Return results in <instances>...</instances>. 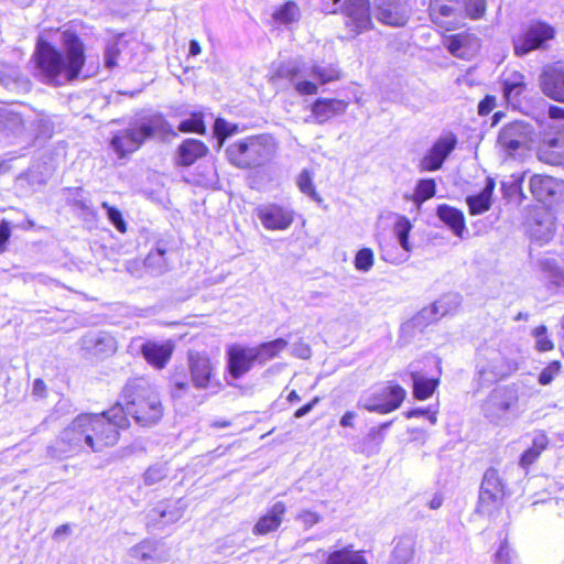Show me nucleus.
Returning a JSON list of instances; mask_svg holds the SVG:
<instances>
[{
  "instance_id": "1",
  "label": "nucleus",
  "mask_w": 564,
  "mask_h": 564,
  "mask_svg": "<svg viewBox=\"0 0 564 564\" xmlns=\"http://www.w3.org/2000/svg\"><path fill=\"white\" fill-rule=\"evenodd\" d=\"M62 39L64 51L40 34L31 57L36 75L55 86L78 79L86 64V45L82 37L76 32L66 30Z\"/></svg>"
},
{
  "instance_id": "2",
  "label": "nucleus",
  "mask_w": 564,
  "mask_h": 564,
  "mask_svg": "<svg viewBox=\"0 0 564 564\" xmlns=\"http://www.w3.org/2000/svg\"><path fill=\"white\" fill-rule=\"evenodd\" d=\"M187 368L189 379L183 370H175L170 376L171 394L181 398L189 391L191 386L197 390L217 392L223 389L217 362L204 351H188Z\"/></svg>"
},
{
  "instance_id": "3",
  "label": "nucleus",
  "mask_w": 564,
  "mask_h": 564,
  "mask_svg": "<svg viewBox=\"0 0 564 564\" xmlns=\"http://www.w3.org/2000/svg\"><path fill=\"white\" fill-rule=\"evenodd\" d=\"M278 143L270 133H256L231 141L226 150L228 162L241 170L259 169L276 153Z\"/></svg>"
},
{
  "instance_id": "4",
  "label": "nucleus",
  "mask_w": 564,
  "mask_h": 564,
  "mask_svg": "<svg viewBox=\"0 0 564 564\" xmlns=\"http://www.w3.org/2000/svg\"><path fill=\"white\" fill-rule=\"evenodd\" d=\"M120 398L130 415L142 426L155 424L163 415V405L158 392L142 378L128 380Z\"/></svg>"
},
{
  "instance_id": "5",
  "label": "nucleus",
  "mask_w": 564,
  "mask_h": 564,
  "mask_svg": "<svg viewBox=\"0 0 564 564\" xmlns=\"http://www.w3.org/2000/svg\"><path fill=\"white\" fill-rule=\"evenodd\" d=\"M176 135L171 124L162 115L149 118L140 126L118 131L110 144L119 159H124L137 152L148 139L155 135Z\"/></svg>"
},
{
  "instance_id": "6",
  "label": "nucleus",
  "mask_w": 564,
  "mask_h": 564,
  "mask_svg": "<svg viewBox=\"0 0 564 564\" xmlns=\"http://www.w3.org/2000/svg\"><path fill=\"white\" fill-rule=\"evenodd\" d=\"M555 36L556 29L552 24L543 20H532L513 37L514 55L522 57L532 51L545 48L547 42Z\"/></svg>"
},
{
  "instance_id": "7",
  "label": "nucleus",
  "mask_w": 564,
  "mask_h": 564,
  "mask_svg": "<svg viewBox=\"0 0 564 564\" xmlns=\"http://www.w3.org/2000/svg\"><path fill=\"white\" fill-rule=\"evenodd\" d=\"M503 487L497 469H487L479 488L475 513L488 518L494 517L502 506Z\"/></svg>"
},
{
  "instance_id": "8",
  "label": "nucleus",
  "mask_w": 564,
  "mask_h": 564,
  "mask_svg": "<svg viewBox=\"0 0 564 564\" xmlns=\"http://www.w3.org/2000/svg\"><path fill=\"white\" fill-rule=\"evenodd\" d=\"M84 429H86V445L95 453L115 446L119 441V434L98 413H82Z\"/></svg>"
},
{
  "instance_id": "9",
  "label": "nucleus",
  "mask_w": 564,
  "mask_h": 564,
  "mask_svg": "<svg viewBox=\"0 0 564 564\" xmlns=\"http://www.w3.org/2000/svg\"><path fill=\"white\" fill-rule=\"evenodd\" d=\"M406 397L405 389L395 381H387L373 391L364 409L370 413L388 414L398 410Z\"/></svg>"
},
{
  "instance_id": "10",
  "label": "nucleus",
  "mask_w": 564,
  "mask_h": 564,
  "mask_svg": "<svg viewBox=\"0 0 564 564\" xmlns=\"http://www.w3.org/2000/svg\"><path fill=\"white\" fill-rule=\"evenodd\" d=\"M340 10L346 19V29L354 35L373 29L370 0H345Z\"/></svg>"
},
{
  "instance_id": "11",
  "label": "nucleus",
  "mask_w": 564,
  "mask_h": 564,
  "mask_svg": "<svg viewBox=\"0 0 564 564\" xmlns=\"http://www.w3.org/2000/svg\"><path fill=\"white\" fill-rule=\"evenodd\" d=\"M457 143V135L453 132H447L438 137L420 159L417 164L419 171L424 173L441 170L448 155L455 150Z\"/></svg>"
},
{
  "instance_id": "12",
  "label": "nucleus",
  "mask_w": 564,
  "mask_h": 564,
  "mask_svg": "<svg viewBox=\"0 0 564 564\" xmlns=\"http://www.w3.org/2000/svg\"><path fill=\"white\" fill-rule=\"evenodd\" d=\"M256 215L261 225L271 231H283L289 229L295 219L293 209L276 203L259 205Z\"/></svg>"
},
{
  "instance_id": "13",
  "label": "nucleus",
  "mask_w": 564,
  "mask_h": 564,
  "mask_svg": "<svg viewBox=\"0 0 564 564\" xmlns=\"http://www.w3.org/2000/svg\"><path fill=\"white\" fill-rule=\"evenodd\" d=\"M462 0H429L427 15L437 28L448 32L457 28Z\"/></svg>"
},
{
  "instance_id": "14",
  "label": "nucleus",
  "mask_w": 564,
  "mask_h": 564,
  "mask_svg": "<svg viewBox=\"0 0 564 564\" xmlns=\"http://www.w3.org/2000/svg\"><path fill=\"white\" fill-rule=\"evenodd\" d=\"M227 372L232 379H240L258 365L253 346L232 344L227 347Z\"/></svg>"
},
{
  "instance_id": "15",
  "label": "nucleus",
  "mask_w": 564,
  "mask_h": 564,
  "mask_svg": "<svg viewBox=\"0 0 564 564\" xmlns=\"http://www.w3.org/2000/svg\"><path fill=\"white\" fill-rule=\"evenodd\" d=\"M408 0H376L375 12L377 20L389 26H404L410 19Z\"/></svg>"
},
{
  "instance_id": "16",
  "label": "nucleus",
  "mask_w": 564,
  "mask_h": 564,
  "mask_svg": "<svg viewBox=\"0 0 564 564\" xmlns=\"http://www.w3.org/2000/svg\"><path fill=\"white\" fill-rule=\"evenodd\" d=\"M86 429L79 414L61 432L55 446L61 453L78 455L86 445Z\"/></svg>"
},
{
  "instance_id": "17",
  "label": "nucleus",
  "mask_w": 564,
  "mask_h": 564,
  "mask_svg": "<svg viewBox=\"0 0 564 564\" xmlns=\"http://www.w3.org/2000/svg\"><path fill=\"white\" fill-rule=\"evenodd\" d=\"M540 88L549 98L564 102V62H554L543 68Z\"/></svg>"
},
{
  "instance_id": "18",
  "label": "nucleus",
  "mask_w": 564,
  "mask_h": 564,
  "mask_svg": "<svg viewBox=\"0 0 564 564\" xmlns=\"http://www.w3.org/2000/svg\"><path fill=\"white\" fill-rule=\"evenodd\" d=\"M209 153L208 145L199 139L186 138L176 148L173 163L177 167H189Z\"/></svg>"
},
{
  "instance_id": "19",
  "label": "nucleus",
  "mask_w": 564,
  "mask_h": 564,
  "mask_svg": "<svg viewBox=\"0 0 564 564\" xmlns=\"http://www.w3.org/2000/svg\"><path fill=\"white\" fill-rule=\"evenodd\" d=\"M174 344L171 340L162 343L147 340L140 347V352L149 366L156 370L164 369L172 359Z\"/></svg>"
},
{
  "instance_id": "20",
  "label": "nucleus",
  "mask_w": 564,
  "mask_h": 564,
  "mask_svg": "<svg viewBox=\"0 0 564 564\" xmlns=\"http://www.w3.org/2000/svg\"><path fill=\"white\" fill-rule=\"evenodd\" d=\"M529 140L528 124L521 121H513L505 124L499 134L498 143L501 149L512 155Z\"/></svg>"
},
{
  "instance_id": "21",
  "label": "nucleus",
  "mask_w": 564,
  "mask_h": 564,
  "mask_svg": "<svg viewBox=\"0 0 564 564\" xmlns=\"http://www.w3.org/2000/svg\"><path fill=\"white\" fill-rule=\"evenodd\" d=\"M348 108V101L338 98H317L311 105V113L314 121L324 124L337 116L344 115Z\"/></svg>"
},
{
  "instance_id": "22",
  "label": "nucleus",
  "mask_w": 564,
  "mask_h": 564,
  "mask_svg": "<svg viewBox=\"0 0 564 564\" xmlns=\"http://www.w3.org/2000/svg\"><path fill=\"white\" fill-rule=\"evenodd\" d=\"M443 43L453 56L464 59L469 58L479 46L478 37L469 31L447 35Z\"/></svg>"
},
{
  "instance_id": "23",
  "label": "nucleus",
  "mask_w": 564,
  "mask_h": 564,
  "mask_svg": "<svg viewBox=\"0 0 564 564\" xmlns=\"http://www.w3.org/2000/svg\"><path fill=\"white\" fill-rule=\"evenodd\" d=\"M285 511L286 507L283 502H275L268 512L257 521L253 525L252 533L256 535H264L278 530L282 523V517Z\"/></svg>"
},
{
  "instance_id": "24",
  "label": "nucleus",
  "mask_w": 564,
  "mask_h": 564,
  "mask_svg": "<svg viewBox=\"0 0 564 564\" xmlns=\"http://www.w3.org/2000/svg\"><path fill=\"white\" fill-rule=\"evenodd\" d=\"M411 378L413 381V397L419 401L430 399L441 381V367L437 366V373L435 376L425 377L420 371H412Z\"/></svg>"
},
{
  "instance_id": "25",
  "label": "nucleus",
  "mask_w": 564,
  "mask_h": 564,
  "mask_svg": "<svg viewBox=\"0 0 564 564\" xmlns=\"http://www.w3.org/2000/svg\"><path fill=\"white\" fill-rule=\"evenodd\" d=\"M530 192L541 202L553 198L560 191L561 183L549 175L535 174L530 178Z\"/></svg>"
},
{
  "instance_id": "26",
  "label": "nucleus",
  "mask_w": 564,
  "mask_h": 564,
  "mask_svg": "<svg viewBox=\"0 0 564 564\" xmlns=\"http://www.w3.org/2000/svg\"><path fill=\"white\" fill-rule=\"evenodd\" d=\"M436 215L443 221L455 236L462 238L466 231V219L464 213L447 204L438 205L436 208Z\"/></svg>"
},
{
  "instance_id": "27",
  "label": "nucleus",
  "mask_w": 564,
  "mask_h": 564,
  "mask_svg": "<svg viewBox=\"0 0 564 564\" xmlns=\"http://www.w3.org/2000/svg\"><path fill=\"white\" fill-rule=\"evenodd\" d=\"M301 15L302 13L300 6L293 0H288L276 6L271 13L273 22L279 26H290L294 23H297L301 19Z\"/></svg>"
},
{
  "instance_id": "28",
  "label": "nucleus",
  "mask_w": 564,
  "mask_h": 564,
  "mask_svg": "<svg viewBox=\"0 0 564 564\" xmlns=\"http://www.w3.org/2000/svg\"><path fill=\"white\" fill-rule=\"evenodd\" d=\"M495 189V181L489 178L486 186L477 195H470L466 198L468 212L470 215H481L490 209L491 196Z\"/></svg>"
},
{
  "instance_id": "29",
  "label": "nucleus",
  "mask_w": 564,
  "mask_h": 564,
  "mask_svg": "<svg viewBox=\"0 0 564 564\" xmlns=\"http://www.w3.org/2000/svg\"><path fill=\"white\" fill-rule=\"evenodd\" d=\"M98 414L102 415L104 419L115 427L119 435L121 430H126L130 426V413L127 411V406L121 399L111 408Z\"/></svg>"
},
{
  "instance_id": "30",
  "label": "nucleus",
  "mask_w": 564,
  "mask_h": 564,
  "mask_svg": "<svg viewBox=\"0 0 564 564\" xmlns=\"http://www.w3.org/2000/svg\"><path fill=\"white\" fill-rule=\"evenodd\" d=\"M415 541L410 535L400 536L395 540L390 556V564H409L414 555Z\"/></svg>"
},
{
  "instance_id": "31",
  "label": "nucleus",
  "mask_w": 564,
  "mask_h": 564,
  "mask_svg": "<svg viewBox=\"0 0 564 564\" xmlns=\"http://www.w3.org/2000/svg\"><path fill=\"white\" fill-rule=\"evenodd\" d=\"M286 347L288 341L283 338L263 341L257 346H253L258 365H264L268 361L276 358Z\"/></svg>"
},
{
  "instance_id": "32",
  "label": "nucleus",
  "mask_w": 564,
  "mask_h": 564,
  "mask_svg": "<svg viewBox=\"0 0 564 564\" xmlns=\"http://www.w3.org/2000/svg\"><path fill=\"white\" fill-rule=\"evenodd\" d=\"M323 564H368L362 551H355L351 546L330 552Z\"/></svg>"
},
{
  "instance_id": "33",
  "label": "nucleus",
  "mask_w": 564,
  "mask_h": 564,
  "mask_svg": "<svg viewBox=\"0 0 564 564\" xmlns=\"http://www.w3.org/2000/svg\"><path fill=\"white\" fill-rule=\"evenodd\" d=\"M392 424L386 422L378 426L370 429V431L361 440V449L368 455L377 454L379 448L384 442V431Z\"/></svg>"
},
{
  "instance_id": "34",
  "label": "nucleus",
  "mask_w": 564,
  "mask_h": 564,
  "mask_svg": "<svg viewBox=\"0 0 564 564\" xmlns=\"http://www.w3.org/2000/svg\"><path fill=\"white\" fill-rule=\"evenodd\" d=\"M527 89L525 77L520 72H514L511 79L502 80L503 97L507 102L519 100V97L524 94Z\"/></svg>"
},
{
  "instance_id": "35",
  "label": "nucleus",
  "mask_w": 564,
  "mask_h": 564,
  "mask_svg": "<svg viewBox=\"0 0 564 564\" xmlns=\"http://www.w3.org/2000/svg\"><path fill=\"white\" fill-rule=\"evenodd\" d=\"M436 194V183L434 178H421L417 181L414 193L410 200L420 206L424 202L431 199Z\"/></svg>"
},
{
  "instance_id": "36",
  "label": "nucleus",
  "mask_w": 564,
  "mask_h": 564,
  "mask_svg": "<svg viewBox=\"0 0 564 564\" xmlns=\"http://www.w3.org/2000/svg\"><path fill=\"white\" fill-rule=\"evenodd\" d=\"M182 133L206 134L205 116L202 111H194L187 119L180 122L177 127Z\"/></svg>"
},
{
  "instance_id": "37",
  "label": "nucleus",
  "mask_w": 564,
  "mask_h": 564,
  "mask_svg": "<svg viewBox=\"0 0 564 564\" xmlns=\"http://www.w3.org/2000/svg\"><path fill=\"white\" fill-rule=\"evenodd\" d=\"M310 74L317 79L321 85H326L333 82H337L341 78V70L336 65H313Z\"/></svg>"
},
{
  "instance_id": "38",
  "label": "nucleus",
  "mask_w": 564,
  "mask_h": 564,
  "mask_svg": "<svg viewBox=\"0 0 564 564\" xmlns=\"http://www.w3.org/2000/svg\"><path fill=\"white\" fill-rule=\"evenodd\" d=\"M155 550V542L144 540L141 543L132 546L129 550V555L138 562L137 564H148V561L153 557Z\"/></svg>"
},
{
  "instance_id": "39",
  "label": "nucleus",
  "mask_w": 564,
  "mask_h": 564,
  "mask_svg": "<svg viewBox=\"0 0 564 564\" xmlns=\"http://www.w3.org/2000/svg\"><path fill=\"white\" fill-rule=\"evenodd\" d=\"M297 186L303 194H306L316 202H322L321 195L317 193L314 183L313 174L308 170H303L297 176Z\"/></svg>"
},
{
  "instance_id": "40",
  "label": "nucleus",
  "mask_w": 564,
  "mask_h": 564,
  "mask_svg": "<svg viewBox=\"0 0 564 564\" xmlns=\"http://www.w3.org/2000/svg\"><path fill=\"white\" fill-rule=\"evenodd\" d=\"M169 473L166 462L159 460L151 465L144 473V481L148 485L156 484L163 480Z\"/></svg>"
},
{
  "instance_id": "41",
  "label": "nucleus",
  "mask_w": 564,
  "mask_h": 564,
  "mask_svg": "<svg viewBox=\"0 0 564 564\" xmlns=\"http://www.w3.org/2000/svg\"><path fill=\"white\" fill-rule=\"evenodd\" d=\"M213 130L214 135L218 140L219 144H224L226 139L238 131V127L236 124L229 123L224 118H216Z\"/></svg>"
},
{
  "instance_id": "42",
  "label": "nucleus",
  "mask_w": 564,
  "mask_h": 564,
  "mask_svg": "<svg viewBox=\"0 0 564 564\" xmlns=\"http://www.w3.org/2000/svg\"><path fill=\"white\" fill-rule=\"evenodd\" d=\"M101 207L107 212L108 219L116 227V229L121 234H126L128 230V225L123 218L122 213L117 207L110 205L107 202H102Z\"/></svg>"
},
{
  "instance_id": "43",
  "label": "nucleus",
  "mask_w": 564,
  "mask_h": 564,
  "mask_svg": "<svg viewBox=\"0 0 564 564\" xmlns=\"http://www.w3.org/2000/svg\"><path fill=\"white\" fill-rule=\"evenodd\" d=\"M301 74L302 69L299 65L282 64L272 74V80L286 79L289 82H294L301 76Z\"/></svg>"
},
{
  "instance_id": "44",
  "label": "nucleus",
  "mask_w": 564,
  "mask_h": 564,
  "mask_svg": "<svg viewBox=\"0 0 564 564\" xmlns=\"http://www.w3.org/2000/svg\"><path fill=\"white\" fill-rule=\"evenodd\" d=\"M375 262V254L370 248H361L357 251L354 260L356 270L361 272H368Z\"/></svg>"
},
{
  "instance_id": "45",
  "label": "nucleus",
  "mask_w": 564,
  "mask_h": 564,
  "mask_svg": "<svg viewBox=\"0 0 564 564\" xmlns=\"http://www.w3.org/2000/svg\"><path fill=\"white\" fill-rule=\"evenodd\" d=\"M394 228L402 248L405 251H410L409 235L412 229L411 221L406 217L402 216L397 220Z\"/></svg>"
},
{
  "instance_id": "46",
  "label": "nucleus",
  "mask_w": 564,
  "mask_h": 564,
  "mask_svg": "<svg viewBox=\"0 0 564 564\" xmlns=\"http://www.w3.org/2000/svg\"><path fill=\"white\" fill-rule=\"evenodd\" d=\"M549 446V440L545 434H539L532 440L531 446L522 454L521 458H536Z\"/></svg>"
},
{
  "instance_id": "47",
  "label": "nucleus",
  "mask_w": 564,
  "mask_h": 564,
  "mask_svg": "<svg viewBox=\"0 0 564 564\" xmlns=\"http://www.w3.org/2000/svg\"><path fill=\"white\" fill-rule=\"evenodd\" d=\"M562 364L560 360L549 362L540 372L538 381L541 386L550 384L561 372Z\"/></svg>"
},
{
  "instance_id": "48",
  "label": "nucleus",
  "mask_w": 564,
  "mask_h": 564,
  "mask_svg": "<svg viewBox=\"0 0 564 564\" xmlns=\"http://www.w3.org/2000/svg\"><path fill=\"white\" fill-rule=\"evenodd\" d=\"M486 0H464V10L471 20L481 19L486 13Z\"/></svg>"
},
{
  "instance_id": "49",
  "label": "nucleus",
  "mask_w": 564,
  "mask_h": 564,
  "mask_svg": "<svg viewBox=\"0 0 564 564\" xmlns=\"http://www.w3.org/2000/svg\"><path fill=\"white\" fill-rule=\"evenodd\" d=\"M533 335L536 338L535 349L540 352H546L554 349V343L546 336V326L540 325L534 328Z\"/></svg>"
},
{
  "instance_id": "50",
  "label": "nucleus",
  "mask_w": 564,
  "mask_h": 564,
  "mask_svg": "<svg viewBox=\"0 0 564 564\" xmlns=\"http://www.w3.org/2000/svg\"><path fill=\"white\" fill-rule=\"evenodd\" d=\"M150 517L152 520H162L164 523H173L176 522L182 517V511L177 508L174 509H164V508H155L151 511Z\"/></svg>"
},
{
  "instance_id": "51",
  "label": "nucleus",
  "mask_w": 564,
  "mask_h": 564,
  "mask_svg": "<svg viewBox=\"0 0 564 564\" xmlns=\"http://www.w3.org/2000/svg\"><path fill=\"white\" fill-rule=\"evenodd\" d=\"M121 55V48L118 44H111L105 51V64L107 68L112 69L118 65V58Z\"/></svg>"
},
{
  "instance_id": "52",
  "label": "nucleus",
  "mask_w": 564,
  "mask_h": 564,
  "mask_svg": "<svg viewBox=\"0 0 564 564\" xmlns=\"http://www.w3.org/2000/svg\"><path fill=\"white\" fill-rule=\"evenodd\" d=\"M12 229L11 224L7 219L0 221V254L7 251V245L11 238Z\"/></svg>"
},
{
  "instance_id": "53",
  "label": "nucleus",
  "mask_w": 564,
  "mask_h": 564,
  "mask_svg": "<svg viewBox=\"0 0 564 564\" xmlns=\"http://www.w3.org/2000/svg\"><path fill=\"white\" fill-rule=\"evenodd\" d=\"M496 564H512L513 551L508 545L507 541L502 542L499 550L495 554Z\"/></svg>"
},
{
  "instance_id": "54",
  "label": "nucleus",
  "mask_w": 564,
  "mask_h": 564,
  "mask_svg": "<svg viewBox=\"0 0 564 564\" xmlns=\"http://www.w3.org/2000/svg\"><path fill=\"white\" fill-rule=\"evenodd\" d=\"M497 106V99L494 95H486L478 104V115L488 116Z\"/></svg>"
},
{
  "instance_id": "55",
  "label": "nucleus",
  "mask_w": 564,
  "mask_h": 564,
  "mask_svg": "<svg viewBox=\"0 0 564 564\" xmlns=\"http://www.w3.org/2000/svg\"><path fill=\"white\" fill-rule=\"evenodd\" d=\"M295 90L301 96H312L318 93V86L316 83L311 80H299L295 83Z\"/></svg>"
},
{
  "instance_id": "56",
  "label": "nucleus",
  "mask_w": 564,
  "mask_h": 564,
  "mask_svg": "<svg viewBox=\"0 0 564 564\" xmlns=\"http://www.w3.org/2000/svg\"><path fill=\"white\" fill-rule=\"evenodd\" d=\"M297 520H300L304 528L305 529H310L312 528L314 524H316L317 522H319L321 520V517L319 514L315 513V512H312V511H303L301 512L297 518Z\"/></svg>"
},
{
  "instance_id": "57",
  "label": "nucleus",
  "mask_w": 564,
  "mask_h": 564,
  "mask_svg": "<svg viewBox=\"0 0 564 564\" xmlns=\"http://www.w3.org/2000/svg\"><path fill=\"white\" fill-rule=\"evenodd\" d=\"M319 400H321L319 397L313 398L308 403H306L303 406L299 408L294 412V416L300 419V417L306 415L319 402Z\"/></svg>"
},
{
  "instance_id": "58",
  "label": "nucleus",
  "mask_w": 564,
  "mask_h": 564,
  "mask_svg": "<svg viewBox=\"0 0 564 564\" xmlns=\"http://www.w3.org/2000/svg\"><path fill=\"white\" fill-rule=\"evenodd\" d=\"M33 394L40 398H45L47 394V387L43 379L37 378L33 382Z\"/></svg>"
},
{
  "instance_id": "59",
  "label": "nucleus",
  "mask_w": 564,
  "mask_h": 564,
  "mask_svg": "<svg viewBox=\"0 0 564 564\" xmlns=\"http://www.w3.org/2000/svg\"><path fill=\"white\" fill-rule=\"evenodd\" d=\"M549 117L554 120H564V108L561 106H550Z\"/></svg>"
},
{
  "instance_id": "60",
  "label": "nucleus",
  "mask_w": 564,
  "mask_h": 564,
  "mask_svg": "<svg viewBox=\"0 0 564 564\" xmlns=\"http://www.w3.org/2000/svg\"><path fill=\"white\" fill-rule=\"evenodd\" d=\"M356 417V413L351 411H347L344 413V415L340 417V425L343 427H352L354 426V420Z\"/></svg>"
},
{
  "instance_id": "61",
  "label": "nucleus",
  "mask_w": 564,
  "mask_h": 564,
  "mask_svg": "<svg viewBox=\"0 0 564 564\" xmlns=\"http://www.w3.org/2000/svg\"><path fill=\"white\" fill-rule=\"evenodd\" d=\"M169 250L170 248L167 247V243L165 241L160 240L156 242L152 252H155L156 254L163 257L169 252Z\"/></svg>"
},
{
  "instance_id": "62",
  "label": "nucleus",
  "mask_w": 564,
  "mask_h": 564,
  "mask_svg": "<svg viewBox=\"0 0 564 564\" xmlns=\"http://www.w3.org/2000/svg\"><path fill=\"white\" fill-rule=\"evenodd\" d=\"M443 503V496L440 494H435L434 497L430 500L429 507L432 510L438 509Z\"/></svg>"
},
{
  "instance_id": "63",
  "label": "nucleus",
  "mask_w": 564,
  "mask_h": 564,
  "mask_svg": "<svg viewBox=\"0 0 564 564\" xmlns=\"http://www.w3.org/2000/svg\"><path fill=\"white\" fill-rule=\"evenodd\" d=\"M202 53L200 44L197 40L189 41V55L196 56Z\"/></svg>"
},
{
  "instance_id": "64",
  "label": "nucleus",
  "mask_w": 564,
  "mask_h": 564,
  "mask_svg": "<svg viewBox=\"0 0 564 564\" xmlns=\"http://www.w3.org/2000/svg\"><path fill=\"white\" fill-rule=\"evenodd\" d=\"M70 533V527L68 524H62L56 528L54 535L58 536L62 534H69Z\"/></svg>"
}]
</instances>
